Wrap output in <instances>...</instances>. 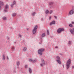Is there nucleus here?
<instances>
[{
  "instance_id": "28",
  "label": "nucleus",
  "mask_w": 74,
  "mask_h": 74,
  "mask_svg": "<svg viewBox=\"0 0 74 74\" xmlns=\"http://www.w3.org/2000/svg\"><path fill=\"white\" fill-rule=\"evenodd\" d=\"M16 4V2H15V1H14L13 3V4L14 5H15Z\"/></svg>"
},
{
  "instance_id": "17",
  "label": "nucleus",
  "mask_w": 74,
  "mask_h": 74,
  "mask_svg": "<svg viewBox=\"0 0 74 74\" xmlns=\"http://www.w3.org/2000/svg\"><path fill=\"white\" fill-rule=\"evenodd\" d=\"M16 16V13H13L12 14V16L14 17V16Z\"/></svg>"
},
{
  "instance_id": "31",
  "label": "nucleus",
  "mask_w": 74,
  "mask_h": 74,
  "mask_svg": "<svg viewBox=\"0 0 74 74\" xmlns=\"http://www.w3.org/2000/svg\"><path fill=\"white\" fill-rule=\"evenodd\" d=\"M7 38H8V40H10V37H8V36H7Z\"/></svg>"
},
{
  "instance_id": "50",
  "label": "nucleus",
  "mask_w": 74,
  "mask_h": 74,
  "mask_svg": "<svg viewBox=\"0 0 74 74\" xmlns=\"http://www.w3.org/2000/svg\"><path fill=\"white\" fill-rule=\"evenodd\" d=\"M14 43L15 44L16 43V42H15Z\"/></svg>"
},
{
  "instance_id": "44",
  "label": "nucleus",
  "mask_w": 74,
  "mask_h": 74,
  "mask_svg": "<svg viewBox=\"0 0 74 74\" xmlns=\"http://www.w3.org/2000/svg\"><path fill=\"white\" fill-rule=\"evenodd\" d=\"M14 73H16V71H15L14 70Z\"/></svg>"
},
{
  "instance_id": "48",
  "label": "nucleus",
  "mask_w": 74,
  "mask_h": 74,
  "mask_svg": "<svg viewBox=\"0 0 74 74\" xmlns=\"http://www.w3.org/2000/svg\"><path fill=\"white\" fill-rule=\"evenodd\" d=\"M0 9H1V6H0Z\"/></svg>"
},
{
  "instance_id": "1",
  "label": "nucleus",
  "mask_w": 74,
  "mask_h": 74,
  "mask_svg": "<svg viewBox=\"0 0 74 74\" xmlns=\"http://www.w3.org/2000/svg\"><path fill=\"white\" fill-rule=\"evenodd\" d=\"M71 60L70 59L68 60L66 63L67 69H68L70 67V66L71 64Z\"/></svg>"
},
{
  "instance_id": "20",
  "label": "nucleus",
  "mask_w": 74,
  "mask_h": 74,
  "mask_svg": "<svg viewBox=\"0 0 74 74\" xmlns=\"http://www.w3.org/2000/svg\"><path fill=\"white\" fill-rule=\"evenodd\" d=\"M2 19H3V20H5L6 19H7V17H6L5 16H4L3 17Z\"/></svg>"
},
{
  "instance_id": "40",
  "label": "nucleus",
  "mask_w": 74,
  "mask_h": 74,
  "mask_svg": "<svg viewBox=\"0 0 74 74\" xmlns=\"http://www.w3.org/2000/svg\"><path fill=\"white\" fill-rule=\"evenodd\" d=\"M58 48V47H57V46H56L55 47L56 48Z\"/></svg>"
},
{
  "instance_id": "11",
  "label": "nucleus",
  "mask_w": 74,
  "mask_h": 74,
  "mask_svg": "<svg viewBox=\"0 0 74 74\" xmlns=\"http://www.w3.org/2000/svg\"><path fill=\"white\" fill-rule=\"evenodd\" d=\"M56 61H57V62H58V63H59V64H62V62L60 61V60H56Z\"/></svg>"
},
{
  "instance_id": "7",
  "label": "nucleus",
  "mask_w": 74,
  "mask_h": 74,
  "mask_svg": "<svg viewBox=\"0 0 74 74\" xmlns=\"http://www.w3.org/2000/svg\"><path fill=\"white\" fill-rule=\"evenodd\" d=\"M69 31L71 34H74V28H73L72 29L70 28L69 29Z\"/></svg>"
},
{
  "instance_id": "12",
  "label": "nucleus",
  "mask_w": 74,
  "mask_h": 74,
  "mask_svg": "<svg viewBox=\"0 0 74 74\" xmlns=\"http://www.w3.org/2000/svg\"><path fill=\"white\" fill-rule=\"evenodd\" d=\"M72 42L71 41H69L68 42V46H70L71 45V43Z\"/></svg>"
},
{
  "instance_id": "4",
  "label": "nucleus",
  "mask_w": 74,
  "mask_h": 74,
  "mask_svg": "<svg viewBox=\"0 0 74 74\" xmlns=\"http://www.w3.org/2000/svg\"><path fill=\"white\" fill-rule=\"evenodd\" d=\"M38 28V26L36 25L34 28V29L32 30V32L33 34H35L36 33V32H37V29Z\"/></svg>"
},
{
  "instance_id": "13",
  "label": "nucleus",
  "mask_w": 74,
  "mask_h": 74,
  "mask_svg": "<svg viewBox=\"0 0 74 74\" xmlns=\"http://www.w3.org/2000/svg\"><path fill=\"white\" fill-rule=\"evenodd\" d=\"M36 62H37V60L36 59H35L32 60V63H35Z\"/></svg>"
},
{
  "instance_id": "34",
  "label": "nucleus",
  "mask_w": 74,
  "mask_h": 74,
  "mask_svg": "<svg viewBox=\"0 0 74 74\" xmlns=\"http://www.w3.org/2000/svg\"><path fill=\"white\" fill-rule=\"evenodd\" d=\"M19 36V37H20V38H22V36H21V35L20 34L18 35Z\"/></svg>"
},
{
  "instance_id": "36",
  "label": "nucleus",
  "mask_w": 74,
  "mask_h": 74,
  "mask_svg": "<svg viewBox=\"0 0 74 74\" xmlns=\"http://www.w3.org/2000/svg\"><path fill=\"white\" fill-rule=\"evenodd\" d=\"M54 18H56V19L58 18H57V17L56 16H54Z\"/></svg>"
},
{
  "instance_id": "21",
  "label": "nucleus",
  "mask_w": 74,
  "mask_h": 74,
  "mask_svg": "<svg viewBox=\"0 0 74 74\" xmlns=\"http://www.w3.org/2000/svg\"><path fill=\"white\" fill-rule=\"evenodd\" d=\"M45 13L46 14H47L49 13V11L48 10H47L45 11Z\"/></svg>"
},
{
  "instance_id": "8",
  "label": "nucleus",
  "mask_w": 74,
  "mask_h": 74,
  "mask_svg": "<svg viewBox=\"0 0 74 74\" xmlns=\"http://www.w3.org/2000/svg\"><path fill=\"white\" fill-rule=\"evenodd\" d=\"M53 4V2H51L49 3V6H50V8H52V5Z\"/></svg>"
},
{
  "instance_id": "10",
  "label": "nucleus",
  "mask_w": 74,
  "mask_h": 74,
  "mask_svg": "<svg viewBox=\"0 0 74 74\" xmlns=\"http://www.w3.org/2000/svg\"><path fill=\"white\" fill-rule=\"evenodd\" d=\"M52 24H55V21H53L50 23V25H52Z\"/></svg>"
},
{
  "instance_id": "37",
  "label": "nucleus",
  "mask_w": 74,
  "mask_h": 74,
  "mask_svg": "<svg viewBox=\"0 0 74 74\" xmlns=\"http://www.w3.org/2000/svg\"><path fill=\"white\" fill-rule=\"evenodd\" d=\"M7 59L8 60L9 59V58H8V57L7 56Z\"/></svg>"
},
{
  "instance_id": "51",
  "label": "nucleus",
  "mask_w": 74,
  "mask_h": 74,
  "mask_svg": "<svg viewBox=\"0 0 74 74\" xmlns=\"http://www.w3.org/2000/svg\"><path fill=\"white\" fill-rule=\"evenodd\" d=\"M45 1L47 0H45Z\"/></svg>"
},
{
  "instance_id": "15",
  "label": "nucleus",
  "mask_w": 74,
  "mask_h": 74,
  "mask_svg": "<svg viewBox=\"0 0 74 74\" xmlns=\"http://www.w3.org/2000/svg\"><path fill=\"white\" fill-rule=\"evenodd\" d=\"M3 60H5V55H3V58L2 59Z\"/></svg>"
},
{
  "instance_id": "2",
  "label": "nucleus",
  "mask_w": 74,
  "mask_h": 74,
  "mask_svg": "<svg viewBox=\"0 0 74 74\" xmlns=\"http://www.w3.org/2000/svg\"><path fill=\"white\" fill-rule=\"evenodd\" d=\"M45 49H44L42 48L39 49L38 50V53L41 56L42 55V53L44 51Z\"/></svg>"
},
{
  "instance_id": "39",
  "label": "nucleus",
  "mask_w": 74,
  "mask_h": 74,
  "mask_svg": "<svg viewBox=\"0 0 74 74\" xmlns=\"http://www.w3.org/2000/svg\"><path fill=\"white\" fill-rule=\"evenodd\" d=\"M72 69H74V66H72Z\"/></svg>"
},
{
  "instance_id": "38",
  "label": "nucleus",
  "mask_w": 74,
  "mask_h": 74,
  "mask_svg": "<svg viewBox=\"0 0 74 74\" xmlns=\"http://www.w3.org/2000/svg\"><path fill=\"white\" fill-rule=\"evenodd\" d=\"M39 44H40L41 45V44H42L41 43H42V41H41V42H39Z\"/></svg>"
},
{
  "instance_id": "30",
  "label": "nucleus",
  "mask_w": 74,
  "mask_h": 74,
  "mask_svg": "<svg viewBox=\"0 0 74 74\" xmlns=\"http://www.w3.org/2000/svg\"><path fill=\"white\" fill-rule=\"evenodd\" d=\"M29 62H33V60L31 59L29 60Z\"/></svg>"
},
{
  "instance_id": "22",
  "label": "nucleus",
  "mask_w": 74,
  "mask_h": 74,
  "mask_svg": "<svg viewBox=\"0 0 74 74\" xmlns=\"http://www.w3.org/2000/svg\"><path fill=\"white\" fill-rule=\"evenodd\" d=\"M69 26L70 27H73V25L72 24H70L69 25Z\"/></svg>"
},
{
  "instance_id": "41",
  "label": "nucleus",
  "mask_w": 74,
  "mask_h": 74,
  "mask_svg": "<svg viewBox=\"0 0 74 74\" xmlns=\"http://www.w3.org/2000/svg\"><path fill=\"white\" fill-rule=\"evenodd\" d=\"M26 29L27 30H29V28H26Z\"/></svg>"
},
{
  "instance_id": "6",
  "label": "nucleus",
  "mask_w": 74,
  "mask_h": 74,
  "mask_svg": "<svg viewBox=\"0 0 74 74\" xmlns=\"http://www.w3.org/2000/svg\"><path fill=\"white\" fill-rule=\"evenodd\" d=\"M8 5H6L5 7V10H4V12H6L7 11V10H8Z\"/></svg>"
},
{
  "instance_id": "46",
  "label": "nucleus",
  "mask_w": 74,
  "mask_h": 74,
  "mask_svg": "<svg viewBox=\"0 0 74 74\" xmlns=\"http://www.w3.org/2000/svg\"><path fill=\"white\" fill-rule=\"evenodd\" d=\"M51 38H52V37H53L52 36H51Z\"/></svg>"
},
{
  "instance_id": "5",
  "label": "nucleus",
  "mask_w": 74,
  "mask_h": 74,
  "mask_svg": "<svg viewBox=\"0 0 74 74\" xmlns=\"http://www.w3.org/2000/svg\"><path fill=\"white\" fill-rule=\"evenodd\" d=\"M42 64H40V66H44V65H45V61H44V60L43 58L42 59Z\"/></svg>"
},
{
  "instance_id": "43",
  "label": "nucleus",
  "mask_w": 74,
  "mask_h": 74,
  "mask_svg": "<svg viewBox=\"0 0 74 74\" xmlns=\"http://www.w3.org/2000/svg\"><path fill=\"white\" fill-rule=\"evenodd\" d=\"M72 24H74V22H72Z\"/></svg>"
},
{
  "instance_id": "45",
  "label": "nucleus",
  "mask_w": 74,
  "mask_h": 74,
  "mask_svg": "<svg viewBox=\"0 0 74 74\" xmlns=\"http://www.w3.org/2000/svg\"><path fill=\"white\" fill-rule=\"evenodd\" d=\"M42 20H43V18H41V21H42Z\"/></svg>"
},
{
  "instance_id": "29",
  "label": "nucleus",
  "mask_w": 74,
  "mask_h": 74,
  "mask_svg": "<svg viewBox=\"0 0 74 74\" xmlns=\"http://www.w3.org/2000/svg\"><path fill=\"white\" fill-rule=\"evenodd\" d=\"M25 68H26V69H27V68H28V65H25Z\"/></svg>"
},
{
  "instance_id": "25",
  "label": "nucleus",
  "mask_w": 74,
  "mask_h": 74,
  "mask_svg": "<svg viewBox=\"0 0 74 74\" xmlns=\"http://www.w3.org/2000/svg\"><path fill=\"white\" fill-rule=\"evenodd\" d=\"M45 36V33H43L42 35V37H44Z\"/></svg>"
},
{
  "instance_id": "14",
  "label": "nucleus",
  "mask_w": 74,
  "mask_h": 74,
  "mask_svg": "<svg viewBox=\"0 0 74 74\" xmlns=\"http://www.w3.org/2000/svg\"><path fill=\"white\" fill-rule=\"evenodd\" d=\"M27 49L26 47H25L23 49V50L24 52H25L26 51H27Z\"/></svg>"
},
{
  "instance_id": "23",
  "label": "nucleus",
  "mask_w": 74,
  "mask_h": 74,
  "mask_svg": "<svg viewBox=\"0 0 74 74\" xmlns=\"http://www.w3.org/2000/svg\"><path fill=\"white\" fill-rule=\"evenodd\" d=\"M29 71L30 74L32 73V69L30 68L29 69Z\"/></svg>"
},
{
  "instance_id": "27",
  "label": "nucleus",
  "mask_w": 74,
  "mask_h": 74,
  "mask_svg": "<svg viewBox=\"0 0 74 74\" xmlns=\"http://www.w3.org/2000/svg\"><path fill=\"white\" fill-rule=\"evenodd\" d=\"M12 49L13 51H14L15 50V48H14V47H12Z\"/></svg>"
},
{
  "instance_id": "35",
  "label": "nucleus",
  "mask_w": 74,
  "mask_h": 74,
  "mask_svg": "<svg viewBox=\"0 0 74 74\" xmlns=\"http://www.w3.org/2000/svg\"><path fill=\"white\" fill-rule=\"evenodd\" d=\"M49 20H51V16H50L49 17Z\"/></svg>"
},
{
  "instance_id": "24",
  "label": "nucleus",
  "mask_w": 74,
  "mask_h": 74,
  "mask_svg": "<svg viewBox=\"0 0 74 74\" xmlns=\"http://www.w3.org/2000/svg\"><path fill=\"white\" fill-rule=\"evenodd\" d=\"M36 14V12H34L33 13H32V15L33 16H34L35 15V14Z\"/></svg>"
},
{
  "instance_id": "33",
  "label": "nucleus",
  "mask_w": 74,
  "mask_h": 74,
  "mask_svg": "<svg viewBox=\"0 0 74 74\" xmlns=\"http://www.w3.org/2000/svg\"><path fill=\"white\" fill-rule=\"evenodd\" d=\"M14 4H12L11 5V7H13V6H14Z\"/></svg>"
},
{
  "instance_id": "19",
  "label": "nucleus",
  "mask_w": 74,
  "mask_h": 74,
  "mask_svg": "<svg viewBox=\"0 0 74 74\" xmlns=\"http://www.w3.org/2000/svg\"><path fill=\"white\" fill-rule=\"evenodd\" d=\"M0 4L1 5H3V2L1 1H0Z\"/></svg>"
},
{
  "instance_id": "32",
  "label": "nucleus",
  "mask_w": 74,
  "mask_h": 74,
  "mask_svg": "<svg viewBox=\"0 0 74 74\" xmlns=\"http://www.w3.org/2000/svg\"><path fill=\"white\" fill-rule=\"evenodd\" d=\"M47 34L48 35H49V30H47Z\"/></svg>"
},
{
  "instance_id": "26",
  "label": "nucleus",
  "mask_w": 74,
  "mask_h": 74,
  "mask_svg": "<svg viewBox=\"0 0 74 74\" xmlns=\"http://www.w3.org/2000/svg\"><path fill=\"white\" fill-rule=\"evenodd\" d=\"M52 12H53V10H51L49 11V13L50 14H52Z\"/></svg>"
},
{
  "instance_id": "47",
  "label": "nucleus",
  "mask_w": 74,
  "mask_h": 74,
  "mask_svg": "<svg viewBox=\"0 0 74 74\" xmlns=\"http://www.w3.org/2000/svg\"><path fill=\"white\" fill-rule=\"evenodd\" d=\"M17 69H19V67L18 66V67H17Z\"/></svg>"
},
{
  "instance_id": "3",
  "label": "nucleus",
  "mask_w": 74,
  "mask_h": 74,
  "mask_svg": "<svg viewBox=\"0 0 74 74\" xmlns=\"http://www.w3.org/2000/svg\"><path fill=\"white\" fill-rule=\"evenodd\" d=\"M64 28H60L58 29L57 30V32L58 34H60V33L64 31Z\"/></svg>"
},
{
  "instance_id": "9",
  "label": "nucleus",
  "mask_w": 74,
  "mask_h": 74,
  "mask_svg": "<svg viewBox=\"0 0 74 74\" xmlns=\"http://www.w3.org/2000/svg\"><path fill=\"white\" fill-rule=\"evenodd\" d=\"M73 14H74V11H73V10H71L69 12V14H70V15H72Z\"/></svg>"
},
{
  "instance_id": "16",
  "label": "nucleus",
  "mask_w": 74,
  "mask_h": 74,
  "mask_svg": "<svg viewBox=\"0 0 74 74\" xmlns=\"http://www.w3.org/2000/svg\"><path fill=\"white\" fill-rule=\"evenodd\" d=\"M56 58V59H57L56 60H60V57H59V56H57Z\"/></svg>"
},
{
  "instance_id": "42",
  "label": "nucleus",
  "mask_w": 74,
  "mask_h": 74,
  "mask_svg": "<svg viewBox=\"0 0 74 74\" xmlns=\"http://www.w3.org/2000/svg\"><path fill=\"white\" fill-rule=\"evenodd\" d=\"M60 55H62V54H61V53H60Z\"/></svg>"
},
{
  "instance_id": "18",
  "label": "nucleus",
  "mask_w": 74,
  "mask_h": 74,
  "mask_svg": "<svg viewBox=\"0 0 74 74\" xmlns=\"http://www.w3.org/2000/svg\"><path fill=\"white\" fill-rule=\"evenodd\" d=\"M20 65V62H19V61H18L17 62V66H19Z\"/></svg>"
},
{
  "instance_id": "49",
  "label": "nucleus",
  "mask_w": 74,
  "mask_h": 74,
  "mask_svg": "<svg viewBox=\"0 0 74 74\" xmlns=\"http://www.w3.org/2000/svg\"><path fill=\"white\" fill-rule=\"evenodd\" d=\"M63 68H64V65H63Z\"/></svg>"
}]
</instances>
